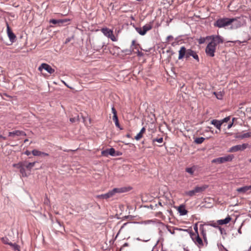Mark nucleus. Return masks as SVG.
Returning <instances> with one entry per match:
<instances>
[{"label":"nucleus","instance_id":"obj_37","mask_svg":"<svg viewBox=\"0 0 251 251\" xmlns=\"http://www.w3.org/2000/svg\"><path fill=\"white\" fill-rule=\"evenodd\" d=\"M209 39H207L206 37L205 38L204 37H201L200 39H198V42L200 44H203L206 40H209Z\"/></svg>","mask_w":251,"mask_h":251},{"label":"nucleus","instance_id":"obj_48","mask_svg":"<svg viewBox=\"0 0 251 251\" xmlns=\"http://www.w3.org/2000/svg\"><path fill=\"white\" fill-rule=\"evenodd\" d=\"M25 154L26 155H29L31 154V152L27 150L25 152Z\"/></svg>","mask_w":251,"mask_h":251},{"label":"nucleus","instance_id":"obj_38","mask_svg":"<svg viewBox=\"0 0 251 251\" xmlns=\"http://www.w3.org/2000/svg\"><path fill=\"white\" fill-rule=\"evenodd\" d=\"M217 246L218 247V249L220 251H222V250H224L226 251H228V250L226 248H225V247L222 245V243H218Z\"/></svg>","mask_w":251,"mask_h":251},{"label":"nucleus","instance_id":"obj_30","mask_svg":"<svg viewBox=\"0 0 251 251\" xmlns=\"http://www.w3.org/2000/svg\"><path fill=\"white\" fill-rule=\"evenodd\" d=\"M200 230H201V234L203 236L204 240H206V232L203 229L202 225H201V226H200Z\"/></svg>","mask_w":251,"mask_h":251},{"label":"nucleus","instance_id":"obj_5","mask_svg":"<svg viewBox=\"0 0 251 251\" xmlns=\"http://www.w3.org/2000/svg\"><path fill=\"white\" fill-rule=\"evenodd\" d=\"M153 21L149 24L144 25L142 28L140 27H136V31L141 35H144L147 31L150 30L152 28Z\"/></svg>","mask_w":251,"mask_h":251},{"label":"nucleus","instance_id":"obj_35","mask_svg":"<svg viewBox=\"0 0 251 251\" xmlns=\"http://www.w3.org/2000/svg\"><path fill=\"white\" fill-rule=\"evenodd\" d=\"M218 229L220 230V233L222 235H226V230L224 228H223L221 226H219Z\"/></svg>","mask_w":251,"mask_h":251},{"label":"nucleus","instance_id":"obj_43","mask_svg":"<svg viewBox=\"0 0 251 251\" xmlns=\"http://www.w3.org/2000/svg\"><path fill=\"white\" fill-rule=\"evenodd\" d=\"M194 230H195V232L197 233V235L198 234H199V233H198V223H196V224H195V225L194 226Z\"/></svg>","mask_w":251,"mask_h":251},{"label":"nucleus","instance_id":"obj_23","mask_svg":"<svg viewBox=\"0 0 251 251\" xmlns=\"http://www.w3.org/2000/svg\"><path fill=\"white\" fill-rule=\"evenodd\" d=\"M207 225L214 227L216 228H218L220 226L219 224L217 223V221L216 222H214V221H210L207 223Z\"/></svg>","mask_w":251,"mask_h":251},{"label":"nucleus","instance_id":"obj_19","mask_svg":"<svg viewBox=\"0 0 251 251\" xmlns=\"http://www.w3.org/2000/svg\"><path fill=\"white\" fill-rule=\"evenodd\" d=\"M36 163L37 162L36 161L28 163H27L26 162H24V166H25V168H26V169L30 171L31 169L35 166Z\"/></svg>","mask_w":251,"mask_h":251},{"label":"nucleus","instance_id":"obj_50","mask_svg":"<svg viewBox=\"0 0 251 251\" xmlns=\"http://www.w3.org/2000/svg\"><path fill=\"white\" fill-rule=\"evenodd\" d=\"M129 223H124L123 226H121V228H120V230H122L123 228H124V227L128 224H129Z\"/></svg>","mask_w":251,"mask_h":251},{"label":"nucleus","instance_id":"obj_26","mask_svg":"<svg viewBox=\"0 0 251 251\" xmlns=\"http://www.w3.org/2000/svg\"><path fill=\"white\" fill-rule=\"evenodd\" d=\"M25 166L23 165L19 170L21 174L22 175V176L24 177H26L27 176V175L26 173L25 170Z\"/></svg>","mask_w":251,"mask_h":251},{"label":"nucleus","instance_id":"obj_6","mask_svg":"<svg viewBox=\"0 0 251 251\" xmlns=\"http://www.w3.org/2000/svg\"><path fill=\"white\" fill-rule=\"evenodd\" d=\"M233 158V155H228L226 156L215 158L212 160V163H217L219 164L223 163L226 162L231 161Z\"/></svg>","mask_w":251,"mask_h":251},{"label":"nucleus","instance_id":"obj_20","mask_svg":"<svg viewBox=\"0 0 251 251\" xmlns=\"http://www.w3.org/2000/svg\"><path fill=\"white\" fill-rule=\"evenodd\" d=\"M101 32L104 35L108 37L110 34H112L113 31L105 27L102 28L101 29Z\"/></svg>","mask_w":251,"mask_h":251},{"label":"nucleus","instance_id":"obj_60","mask_svg":"<svg viewBox=\"0 0 251 251\" xmlns=\"http://www.w3.org/2000/svg\"><path fill=\"white\" fill-rule=\"evenodd\" d=\"M235 118H233L232 119V123H233L234 121L235 120Z\"/></svg>","mask_w":251,"mask_h":251},{"label":"nucleus","instance_id":"obj_52","mask_svg":"<svg viewBox=\"0 0 251 251\" xmlns=\"http://www.w3.org/2000/svg\"><path fill=\"white\" fill-rule=\"evenodd\" d=\"M241 227H242V225L240 226V227H239V228L238 229V232L239 233V234H242V231H241Z\"/></svg>","mask_w":251,"mask_h":251},{"label":"nucleus","instance_id":"obj_64","mask_svg":"<svg viewBox=\"0 0 251 251\" xmlns=\"http://www.w3.org/2000/svg\"><path fill=\"white\" fill-rule=\"evenodd\" d=\"M250 162H251V159L250 160Z\"/></svg>","mask_w":251,"mask_h":251},{"label":"nucleus","instance_id":"obj_45","mask_svg":"<svg viewBox=\"0 0 251 251\" xmlns=\"http://www.w3.org/2000/svg\"><path fill=\"white\" fill-rule=\"evenodd\" d=\"M214 94L215 95L218 99L221 100L222 99L223 96L221 94H217L215 92H214Z\"/></svg>","mask_w":251,"mask_h":251},{"label":"nucleus","instance_id":"obj_25","mask_svg":"<svg viewBox=\"0 0 251 251\" xmlns=\"http://www.w3.org/2000/svg\"><path fill=\"white\" fill-rule=\"evenodd\" d=\"M204 140H205V138L202 137H198V138H196L195 139L194 142L195 143H196L197 144H201L204 141Z\"/></svg>","mask_w":251,"mask_h":251},{"label":"nucleus","instance_id":"obj_11","mask_svg":"<svg viewBox=\"0 0 251 251\" xmlns=\"http://www.w3.org/2000/svg\"><path fill=\"white\" fill-rule=\"evenodd\" d=\"M70 21L69 19H61V20H56V19H51L50 21V23L54 25L57 24L59 26H61L63 24L67 23Z\"/></svg>","mask_w":251,"mask_h":251},{"label":"nucleus","instance_id":"obj_57","mask_svg":"<svg viewBox=\"0 0 251 251\" xmlns=\"http://www.w3.org/2000/svg\"><path fill=\"white\" fill-rule=\"evenodd\" d=\"M235 42H239L240 43H244V42H246V41H244L241 42V41H240L237 40V41H235Z\"/></svg>","mask_w":251,"mask_h":251},{"label":"nucleus","instance_id":"obj_22","mask_svg":"<svg viewBox=\"0 0 251 251\" xmlns=\"http://www.w3.org/2000/svg\"><path fill=\"white\" fill-rule=\"evenodd\" d=\"M241 151L240 146L239 145H236L230 148L228 151L229 152H234Z\"/></svg>","mask_w":251,"mask_h":251},{"label":"nucleus","instance_id":"obj_59","mask_svg":"<svg viewBox=\"0 0 251 251\" xmlns=\"http://www.w3.org/2000/svg\"><path fill=\"white\" fill-rule=\"evenodd\" d=\"M158 204H159V205H160V206H162V203H161V202H158Z\"/></svg>","mask_w":251,"mask_h":251},{"label":"nucleus","instance_id":"obj_41","mask_svg":"<svg viewBox=\"0 0 251 251\" xmlns=\"http://www.w3.org/2000/svg\"><path fill=\"white\" fill-rule=\"evenodd\" d=\"M110 38L112 41H116L117 40L116 37L114 35L113 32L112 33V34H110V36L108 37Z\"/></svg>","mask_w":251,"mask_h":251},{"label":"nucleus","instance_id":"obj_8","mask_svg":"<svg viewBox=\"0 0 251 251\" xmlns=\"http://www.w3.org/2000/svg\"><path fill=\"white\" fill-rule=\"evenodd\" d=\"M43 69L45 70L47 72L50 74H53L55 70L52 69L51 67L48 64L42 63L38 68L39 71H42Z\"/></svg>","mask_w":251,"mask_h":251},{"label":"nucleus","instance_id":"obj_62","mask_svg":"<svg viewBox=\"0 0 251 251\" xmlns=\"http://www.w3.org/2000/svg\"><path fill=\"white\" fill-rule=\"evenodd\" d=\"M132 49H131V50H130V53H128V54H130V53H131V51H132Z\"/></svg>","mask_w":251,"mask_h":251},{"label":"nucleus","instance_id":"obj_21","mask_svg":"<svg viewBox=\"0 0 251 251\" xmlns=\"http://www.w3.org/2000/svg\"><path fill=\"white\" fill-rule=\"evenodd\" d=\"M145 131H146L145 128L144 127H142V129H141L140 131L139 132V133H138L137 134V135L135 137V139L136 140H140L141 138H142L143 134L145 132Z\"/></svg>","mask_w":251,"mask_h":251},{"label":"nucleus","instance_id":"obj_28","mask_svg":"<svg viewBox=\"0 0 251 251\" xmlns=\"http://www.w3.org/2000/svg\"><path fill=\"white\" fill-rule=\"evenodd\" d=\"M113 120L115 122L116 126L120 128L121 129H122V128L120 127V125L119 121H118V116H117V117H116L115 116H113Z\"/></svg>","mask_w":251,"mask_h":251},{"label":"nucleus","instance_id":"obj_51","mask_svg":"<svg viewBox=\"0 0 251 251\" xmlns=\"http://www.w3.org/2000/svg\"><path fill=\"white\" fill-rule=\"evenodd\" d=\"M232 125H233V123H230L229 124H228L227 126V128L228 129L232 127Z\"/></svg>","mask_w":251,"mask_h":251},{"label":"nucleus","instance_id":"obj_10","mask_svg":"<svg viewBox=\"0 0 251 251\" xmlns=\"http://www.w3.org/2000/svg\"><path fill=\"white\" fill-rule=\"evenodd\" d=\"M26 136V133L24 131L22 130H14L11 132H9L8 136L14 137L15 136Z\"/></svg>","mask_w":251,"mask_h":251},{"label":"nucleus","instance_id":"obj_49","mask_svg":"<svg viewBox=\"0 0 251 251\" xmlns=\"http://www.w3.org/2000/svg\"><path fill=\"white\" fill-rule=\"evenodd\" d=\"M129 223H124L123 226H121V228H120V230H122L123 228H124V227L128 224H129Z\"/></svg>","mask_w":251,"mask_h":251},{"label":"nucleus","instance_id":"obj_2","mask_svg":"<svg viewBox=\"0 0 251 251\" xmlns=\"http://www.w3.org/2000/svg\"><path fill=\"white\" fill-rule=\"evenodd\" d=\"M179 60L185 58L186 60H189L190 57H192L197 62H199L200 59L197 52L191 49H187L184 46H182L178 51Z\"/></svg>","mask_w":251,"mask_h":251},{"label":"nucleus","instance_id":"obj_17","mask_svg":"<svg viewBox=\"0 0 251 251\" xmlns=\"http://www.w3.org/2000/svg\"><path fill=\"white\" fill-rule=\"evenodd\" d=\"M211 124L214 125L219 131L221 130V126L222 125V122L221 121L213 120L211 121Z\"/></svg>","mask_w":251,"mask_h":251},{"label":"nucleus","instance_id":"obj_12","mask_svg":"<svg viewBox=\"0 0 251 251\" xmlns=\"http://www.w3.org/2000/svg\"><path fill=\"white\" fill-rule=\"evenodd\" d=\"M190 236L192 239V240L195 243H197L198 245H200V246H203V242H202V239L200 238L199 234H198L196 237V239H194V238L193 237V236L195 235V234L192 232V231H190Z\"/></svg>","mask_w":251,"mask_h":251},{"label":"nucleus","instance_id":"obj_53","mask_svg":"<svg viewBox=\"0 0 251 251\" xmlns=\"http://www.w3.org/2000/svg\"><path fill=\"white\" fill-rule=\"evenodd\" d=\"M42 155L44 156H49V154L44 152H42Z\"/></svg>","mask_w":251,"mask_h":251},{"label":"nucleus","instance_id":"obj_29","mask_svg":"<svg viewBox=\"0 0 251 251\" xmlns=\"http://www.w3.org/2000/svg\"><path fill=\"white\" fill-rule=\"evenodd\" d=\"M32 153L34 156H40L42 155V151H39L37 150H33L32 151Z\"/></svg>","mask_w":251,"mask_h":251},{"label":"nucleus","instance_id":"obj_55","mask_svg":"<svg viewBox=\"0 0 251 251\" xmlns=\"http://www.w3.org/2000/svg\"><path fill=\"white\" fill-rule=\"evenodd\" d=\"M127 246H128V244L127 243H125L123 245V247H127Z\"/></svg>","mask_w":251,"mask_h":251},{"label":"nucleus","instance_id":"obj_44","mask_svg":"<svg viewBox=\"0 0 251 251\" xmlns=\"http://www.w3.org/2000/svg\"><path fill=\"white\" fill-rule=\"evenodd\" d=\"M112 113L113 114V116H115L116 117L117 116L116 110L115 109V108L114 107H112Z\"/></svg>","mask_w":251,"mask_h":251},{"label":"nucleus","instance_id":"obj_40","mask_svg":"<svg viewBox=\"0 0 251 251\" xmlns=\"http://www.w3.org/2000/svg\"><path fill=\"white\" fill-rule=\"evenodd\" d=\"M240 146L241 151H243L245 150L249 146L248 144H243L242 145H239Z\"/></svg>","mask_w":251,"mask_h":251},{"label":"nucleus","instance_id":"obj_31","mask_svg":"<svg viewBox=\"0 0 251 251\" xmlns=\"http://www.w3.org/2000/svg\"><path fill=\"white\" fill-rule=\"evenodd\" d=\"M196 193L195 192V189L187 191L185 193V194L187 196H189L190 197H193L194 196Z\"/></svg>","mask_w":251,"mask_h":251},{"label":"nucleus","instance_id":"obj_42","mask_svg":"<svg viewBox=\"0 0 251 251\" xmlns=\"http://www.w3.org/2000/svg\"><path fill=\"white\" fill-rule=\"evenodd\" d=\"M229 120H230V117L228 116V117L225 118L223 120H221V122H222V124H223V123L227 122L228 121H229Z\"/></svg>","mask_w":251,"mask_h":251},{"label":"nucleus","instance_id":"obj_13","mask_svg":"<svg viewBox=\"0 0 251 251\" xmlns=\"http://www.w3.org/2000/svg\"><path fill=\"white\" fill-rule=\"evenodd\" d=\"M231 19H233V21L232 22V24L230 25V29H234L240 27L241 26V22L238 20H237L235 18H231Z\"/></svg>","mask_w":251,"mask_h":251},{"label":"nucleus","instance_id":"obj_63","mask_svg":"<svg viewBox=\"0 0 251 251\" xmlns=\"http://www.w3.org/2000/svg\"><path fill=\"white\" fill-rule=\"evenodd\" d=\"M47 202H48V201H45V203H47Z\"/></svg>","mask_w":251,"mask_h":251},{"label":"nucleus","instance_id":"obj_7","mask_svg":"<svg viewBox=\"0 0 251 251\" xmlns=\"http://www.w3.org/2000/svg\"><path fill=\"white\" fill-rule=\"evenodd\" d=\"M101 155L103 156L108 157V155L112 156H115L119 155V152L115 153V150L114 148H111L110 149L103 150L101 152Z\"/></svg>","mask_w":251,"mask_h":251},{"label":"nucleus","instance_id":"obj_56","mask_svg":"<svg viewBox=\"0 0 251 251\" xmlns=\"http://www.w3.org/2000/svg\"><path fill=\"white\" fill-rule=\"evenodd\" d=\"M173 38V36L171 35H169L167 37V40L168 41L169 39Z\"/></svg>","mask_w":251,"mask_h":251},{"label":"nucleus","instance_id":"obj_24","mask_svg":"<svg viewBox=\"0 0 251 251\" xmlns=\"http://www.w3.org/2000/svg\"><path fill=\"white\" fill-rule=\"evenodd\" d=\"M10 246H11L12 249L14 250V251H20V247L17 244L15 243H11L10 244Z\"/></svg>","mask_w":251,"mask_h":251},{"label":"nucleus","instance_id":"obj_39","mask_svg":"<svg viewBox=\"0 0 251 251\" xmlns=\"http://www.w3.org/2000/svg\"><path fill=\"white\" fill-rule=\"evenodd\" d=\"M163 139L162 137H160L159 138H154V139H152V143H154L155 142H158L159 143H161L163 142Z\"/></svg>","mask_w":251,"mask_h":251},{"label":"nucleus","instance_id":"obj_4","mask_svg":"<svg viewBox=\"0 0 251 251\" xmlns=\"http://www.w3.org/2000/svg\"><path fill=\"white\" fill-rule=\"evenodd\" d=\"M125 192L124 188H114L112 190L109 191L107 193L97 195V198L101 199H107L112 197L116 193H122Z\"/></svg>","mask_w":251,"mask_h":251},{"label":"nucleus","instance_id":"obj_14","mask_svg":"<svg viewBox=\"0 0 251 251\" xmlns=\"http://www.w3.org/2000/svg\"><path fill=\"white\" fill-rule=\"evenodd\" d=\"M251 190V185L250 186H245L240 188H238L237 189L236 191L241 194H245L248 191Z\"/></svg>","mask_w":251,"mask_h":251},{"label":"nucleus","instance_id":"obj_3","mask_svg":"<svg viewBox=\"0 0 251 251\" xmlns=\"http://www.w3.org/2000/svg\"><path fill=\"white\" fill-rule=\"evenodd\" d=\"M233 21V19H231V18H221L218 19L214 25L219 28L225 27L230 25Z\"/></svg>","mask_w":251,"mask_h":251},{"label":"nucleus","instance_id":"obj_34","mask_svg":"<svg viewBox=\"0 0 251 251\" xmlns=\"http://www.w3.org/2000/svg\"><path fill=\"white\" fill-rule=\"evenodd\" d=\"M250 137H251V132H250L244 133L241 135V138L242 139L246 138H249Z\"/></svg>","mask_w":251,"mask_h":251},{"label":"nucleus","instance_id":"obj_47","mask_svg":"<svg viewBox=\"0 0 251 251\" xmlns=\"http://www.w3.org/2000/svg\"><path fill=\"white\" fill-rule=\"evenodd\" d=\"M70 121L72 123H74L76 121V119L75 118H71Z\"/></svg>","mask_w":251,"mask_h":251},{"label":"nucleus","instance_id":"obj_46","mask_svg":"<svg viewBox=\"0 0 251 251\" xmlns=\"http://www.w3.org/2000/svg\"><path fill=\"white\" fill-rule=\"evenodd\" d=\"M137 55L138 56H142L143 55V53L141 51H140L139 50H137Z\"/></svg>","mask_w":251,"mask_h":251},{"label":"nucleus","instance_id":"obj_18","mask_svg":"<svg viewBox=\"0 0 251 251\" xmlns=\"http://www.w3.org/2000/svg\"><path fill=\"white\" fill-rule=\"evenodd\" d=\"M207 187V185H204L201 186H196L194 188V189L196 193H200L204 191Z\"/></svg>","mask_w":251,"mask_h":251},{"label":"nucleus","instance_id":"obj_27","mask_svg":"<svg viewBox=\"0 0 251 251\" xmlns=\"http://www.w3.org/2000/svg\"><path fill=\"white\" fill-rule=\"evenodd\" d=\"M186 172L190 174L191 175H193L195 170V167L193 166V167L187 168H186Z\"/></svg>","mask_w":251,"mask_h":251},{"label":"nucleus","instance_id":"obj_32","mask_svg":"<svg viewBox=\"0 0 251 251\" xmlns=\"http://www.w3.org/2000/svg\"><path fill=\"white\" fill-rule=\"evenodd\" d=\"M1 241L5 244L9 245L11 243V242H9V239L6 237H2L1 239Z\"/></svg>","mask_w":251,"mask_h":251},{"label":"nucleus","instance_id":"obj_36","mask_svg":"<svg viewBox=\"0 0 251 251\" xmlns=\"http://www.w3.org/2000/svg\"><path fill=\"white\" fill-rule=\"evenodd\" d=\"M138 45H139V44H135V40H133L132 41L130 49H132V50H133L134 49H137V46Z\"/></svg>","mask_w":251,"mask_h":251},{"label":"nucleus","instance_id":"obj_61","mask_svg":"<svg viewBox=\"0 0 251 251\" xmlns=\"http://www.w3.org/2000/svg\"><path fill=\"white\" fill-rule=\"evenodd\" d=\"M204 242H206V244H207V239L206 238V240H204Z\"/></svg>","mask_w":251,"mask_h":251},{"label":"nucleus","instance_id":"obj_15","mask_svg":"<svg viewBox=\"0 0 251 251\" xmlns=\"http://www.w3.org/2000/svg\"><path fill=\"white\" fill-rule=\"evenodd\" d=\"M231 220V218L228 216L225 219L223 220H217V223L219 224V225H223L228 224Z\"/></svg>","mask_w":251,"mask_h":251},{"label":"nucleus","instance_id":"obj_33","mask_svg":"<svg viewBox=\"0 0 251 251\" xmlns=\"http://www.w3.org/2000/svg\"><path fill=\"white\" fill-rule=\"evenodd\" d=\"M24 165V162H20L18 164H14L13 167L20 169L22 166Z\"/></svg>","mask_w":251,"mask_h":251},{"label":"nucleus","instance_id":"obj_58","mask_svg":"<svg viewBox=\"0 0 251 251\" xmlns=\"http://www.w3.org/2000/svg\"><path fill=\"white\" fill-rule=\"evenodd\" d=\"M28 140L27 139H25V140H24V142H25V143H26V142H28Z\"/></svg>","mask_w":251,"mask_h":251},{"label":"nucleus","instance_id":"obj_1","mask_svg":"<svg viewBox=\"0 0 251 251\" xmlns=\"http://www.w3.org/2000/svg\"><path fill=\"white\" fill-rule=\"evenodd\" d=\"M207 39H210L211 41L208 44L205 48V53L207 56L214 57L216 51V47L217 45L223 43L224 40L223 38L218 35H211L206 36Z\"/></svg>","mask_w":251,"mask_h":251},{"label":"nucleus","instance_id":"obj_54","mask_svg":"<svg viewBox=\"0 0 251 251\" xmlns=\"http://www.w3.org/2000/svg\"><path fill=\"white\" fill-rule=\"evenodd\" d=\"M0 138H2L3 139V140H5L6 139V138L4 136H3L2 135H0Z\"/></svg>","mask_w":251,"mask_h":251},{"label":"nucleus","instance_id":"obj_16","mask_svg":"<svg viewBox=\"0 0 251 251\" xmlns=\"http://www.w3.org/2000/svg\"><path fill=\"white\" fill-rule=\"evenodd\" d=\"M178 211L180 215L183 216L187 214L188 211L185 208V206L184 205H180L178 207Z\"/></svg>","mask_w":251,"mask_h":251},{"label":"nucleus","instance_id":"obj_9","mask_svg":"<svg viewBox=\"0 0 251 251\" xmlns=\"http://www.w3.org/2000/svg\"><path fill=\"white\" fill-rule=\"evenodd\" d=\"M6 29H7V35L8 36V38L10 40V41L13 43L15 41L16 36L15 34L13 32L12 30L11 29L9 25L7 23L6 24Z\"/></svg>","mask_w":251,"mask_h":251}]
</instances>
